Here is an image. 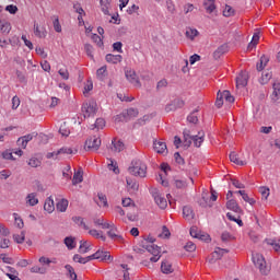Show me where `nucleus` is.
Segmentation results:
<instances>
[{"instance_id":"nucleus-1","label":"nucleus","mask_w":280,"mask_h":280,"mask_svg":"<svg viewBox=\"0 0 280 280\" xmlns=\"http://www.w3.org/2000/svg\"><path fill=\"white\" fill-rule=\"evenodd\" d=\"M183 137L184 148H186V150L191 148V143H194L195 148H200L205 141V131H199L198 135L191 136V131L189 129H184Z\"/></svg>"},{"instance_id":"nucleus-2","label":"nucleus","mask_w":280,"mask_h":280,"mask_svg":"<svg viewBox=\"0 0 280 280\" xmlns=\"http://www.w3.org/2000/svg\"><path fill=\"white\" fill-rule=\"evenodd\" d=\"M128 172L132 176L145 178V175L148 174V166L141 160H133L131 162V166L128 168Z\"/></svg>"},{"instance_id":"nucleus-3","label":"nucleus","mask_w":280,"mask_h":280,"mask_svg":"<svg viewBox=\"0 0 280 280\" xmlns=\"http://www.w3.org/2000/svg\"><path fill=\"white\" fill-rule=\"evenodd\" d=\"M252 259L254 266L259 269V272L261 275L267 276L268 272H270V268H268V266L266 265V258H264V255L255 254L253 255Z\"/></svg>"},{"instance_id":"nucleus-4","label":"nucleus","mask_w":280,"mask_h":280,"mask_svg":"<svg viewBox=\"0 0 280 280\" xmlns=\"http://www.w3.org/2000/svg\"><path fill=\"white\" fill-rule=\"evenodd\" d=\"M100 145H102V140L97 137H90L86 141H85V145H84V150L86 151H91L93 150L94 152H97V150H100Z\"/></svg>"},{"instance_id":"nucleus-5","label":"nucleus","mask_w":280,"mask_h":280,"mask_svg":"<svg viewBox=\"0 0 280 280\" xmlns=\"http://www.w3.org/2000/svg\"><path fill=\"white\" fill-rule=\"evenodd\" d=\"M81 110L84 119H86L89 117H93L95 113H97V107L94 105V103H83Z\"/></svg>"},{"instance_id":"nucleus-6","label":"nucleus","mask_w":280,"mask_h":280,"mask_svg":"<svg viewBox=\"0 0 280 280\" xmlns=\"http://www.w3.org/2000/svg\"><path fill=\"white\" fill-rule=\"evenodd\" d=\"M183 106H185V101H183L182 98H175L165 106V112L174 113L178 110V108H183Z\"/></svg>"},{"instance_id":"nucleus-7","label":"nucleus","mask_w":280,"mask_h":280,"mask_svg":"<svg viewBox=\"0 0 280 280\" xmlns=\"http://www.w3.org/2000/svg\"><path fill=\"white\" fill-rule=\"evenodd\" d=\"M126 79L135 86H141V81L137 78V72L135 70H126L125 71Z\"/></svg>"},{"instance_id":"nucleus-8","label":"nucleus","mask_w":280,"mask_h":280,"mask_svg":"<svg viewBox=\"0 0 280 280\" xmlns=\"http://www.w3.org/2000/svg\"><path fill=\"white\" fill-rule=\"evenodd\" d=\"M34 137H38L37 132H32L28 133L26 136H22L18 139V145H21V148H23V150H25V148H27V142L32 141V139H34Z\"/></svg>"},{"instance_id":"nucleus-9","label":"nucleus","mask_w":280,"mask_h":280,"mask_svg":"<svg viewBox=\"0 0 280 280\" xmlns=\"http://www.w3.org/2000/svg\"><path fill=\"white\" fill-rule=\"evenodd\" d=\"M248 85V72L242 71L237 77H236V88L244 89V86Z\"/></svg>"},{"instance_id":"nucleus-10","label":"nucleus","mask_w":280,"mask_h":280,"mask_svg":"<svg viewBox=\"0 0 280 280\" xmlns=\"http://www.w3.org/2000/svg\"><path fill=\"white\" fill-rule=\"evenodd\" d=\"M152 197L154 198L155 205L161 209H167V199L159 194V191H153Z\"/></svg>"},{"instance_id":"nucleus-11","label":"nucleus","mask_w":280,"mask_h":280,"mask_svg":"<svg viewBox=\"0 0 280 280\" xmlns=\"http://www.w3.org/2000/svg\"><path fill=\"white\" fill-rule=\"evenodd\" d=\"M153 150L158 154H165V152H167V144L163 141L154 140L153 141Z\"/></svg>"},{"instance_id":"nucleus-12","label":"nucleus","mask_w":280,"mask_h":280,"mask_svg":"<svg viewBox=\"0 0 280 280\" xmlns=\"http://www.w3.org/2000/svg\"><path fill=\"white\" fill-rule=\"evenodd\" d=\"M226 209L234 211V213H244V210L240 207L235 199H230L226 202Z\"/></svg>"},{"instance_id":"nucleus-13","label":"nucleus","mask_w":280,"mask_h":280,"mask_svg":"<svg viewBox=\"0 0 280 280\" xmlns=\"http://www.w3.org/2000/svg\"><path fill=\"white\" fill-rule=\"evenodd\" d=\"M228 51H229V44H222L213 52L214 60H219V58H222V56H224V54H226Z\"/></svg>"},{"instance_id":"nucleus-14","label":"nucleus","mask_w":280,"mask_h":280,"mask_svg":"<svg viewBox=\"0 0 280 280\" xmlns=\"http://www.w3.org/2000/svg\"><path fill=\"white\" fill-rule=\"evenodd\" d=\"M105 60L110 65H117L118 62H121L124 60V57L121 55L107 54L105 56Z\"/></svg>"},{"instance_id":"nucleus-15","label":"nucleus","mask_w":280,"mask_h":280,"mask_svg":"<svg viewBox=\"0 0 280 280\" xmlns=\"http://www.w3.org/2000/svg\"><path fill=\"white\" fill-rule=\"evenodd\" d=\"M273 92L271 94L272 102H279L280 100V82L276 81L272 84Z\"/></svg>"},{"instance_id":"nucleus-16","label":"nucleus","mask_w":280,"mask_h":280,"mask_svg":"<svg viewBox=\"0 0 280 280\" xmlns=\"http://www.w3.org/2000/svg\"><path fill=\"white\" fill-rule=\"evenodd\" d=\"M142 248H145V250H148V253H150L151 255H161V247H159L158 245L142 244Z\"/></svg>"},{"instance_id":"nucleus-17","label":"nucleus","mask_w":280,"mask_h":280,"mask_svg":"<svg viewBox=\"0 0 280 280\" xmlns=\"http://www.w3.org/2000/svg\"><path fill=\"white\" fill-rule=\"evenodd\" d=\"M108 75L107 67L103 66L96 70V78L101 81L104 82L106 80V77Z\"/></svg>"},{"instance_id":"nucleus-18","label":"nucleus","mask_w":280,"mask_h":280,"mask_svg":"<svg viewBox=\"0 0 280 280\" xmlns=\"http://www.w3.org/2000/svg\"><path fill=\"white\" fill-rule=\"evenodd\" d=\"M107 235L110 237V240H118L119 242L124 241V236L117 235V228L115 224L112 225L110 230L107 232Z\"/></svg>"},{"instance_id":"nucleus-19","label":"nucleus","mask_w":280,"mask_h":280,"mask_svg":"<svg viewBox=\"0 0 280 280\" xmlns=\"http://www.w3.org/2000/svg\"><path fill=\"white\" fill-rule=\"evenodd\" d=\"M98 257L96 259H101V261H113V256H110V252H104L102 249H98Z\"/></svg>"},{"instance_id":"nucleus-20","label":"nucleus","mask_w":280,"mask_h":280,"mask_svg":"<svg viewBox=\"0 0 280 280\" xmlns=\"http://www.w3.org/2000/svg\"><path fill=\"white\" fill-rule=\"evenodd\" d=\"M161 270L163 275H172V272H174V268H172V265L167 260L162 261Z\"/></svg>"},{"instance_id":"nucleus-21","label":"nucleus","mask_w":280,"mask_h":280,"mask_svg":"<svg viewBox=\"0 0 280 280\" xmlns=\"http://www.w3.org/2000/svg\"><path fill=\"white\" fill-rule=\"evenodd\" d=\"M203 8L208 14H212V12L215 10V0H205Z\"/></svg>"},{"instance_id":"nucleus-22","label":"nucleus","mask_w":280,"mask_h":280,"mask_svg":"<svg viewBox=\"0 0 280 280\" xmlns=\"http://www.w3.org/2000/svg\"><path fill=\"white\" fill-rule=\"evenodd\" d=\"M55 209L56 206L54 205V199L51 197H48L44 203V210L48 213H54Z\"/></svg>"},{"instance_id":"nucleus-23","label":"nucleus","mask_w":280,"mask_h":280,"mask_svg":"<svg viewBox=\"0 0 280 280\" xmlns=\"http://www.w3.org/2000/svg\"><path fill=\"white\" fill-rule=\"evenodd\" d=\"M12 30V24L5 20H0V31L2 34H10Z\"/></svg>"},{"instance_id":"nucleus-24","label":"nucleus","mask_w":280,"mask_h":280,"mask_svg":"<svg viewBox=\"0 0 280 280\" xmlns=\"http://www.w3.org/2000/svg\"><path fill=\"white\" fill-rule=\"evenodd\" d=\"M230 161L232 163H235V165H241V166L246 165V161L240 160V155H237V153H235V151L230 153Z\"/></svg>"},{"instance_id":"nucleus-25","label":"nucleus","mask_w":280,"mask_h":280,"mask_svg":"<svg viewBox=\"0 0 280 280\" xmlns=\"http://www.w3.org/2000/svg\"><path fill=\"white\" fill-rule=\"evenodd\" d=\"M82 174H84L82 172V168H79V171L74 173L73 178H72V185H80V183H82V180H84V177Z\"/></svg>"},{"instance_id":"nucleus-26","label":"nucleus","mask_w":280,"mask_h":280,"mask_svg":"<svg viewBox=\"0 0 280 280\" xmlns=\"http://www.w3.org/2000/svg\"><path fill=\"white\" fill-rule=\"evenodd\" d=\"M112 150H114V152H122L124 148H125V144L121 140H117V139H114L112 141Z\"/></svg>"},{"instance_id":"nucleus-27","label":"nucleus","mask_w":280,"mask_h":280,"mask_svg":"<svg viewBox=\"0 0 280 280\" xmlns=\"http://www.w3.org/2000/svg\"><path fill=\"white\" fill-rule=\"evenodd\" d=\"M125 113L127 115V119L130 121L131 119H135V117H139V109L135 107H130L128 109H125Z\"/></svg>"},{"instance_id":"nucleus-28","label":"nucleus","mask_w":280,"mask_h":280,"mask_svg":"<svg viewBox=\"0 0 280 280\" xmlns=\"http://www.w3.org/2000/svg\"><path fill=\"white\" fill-rule=\"evenodd\" d=\"M67 207H69V200L67 199H61L56 205L57 211H60L61 213H65V211H67Z\"/></svg>"},{"instance_id":"nucleus-29","label":"nucleus","mask_w":280,"mask_h":280,"mask_svg":"<svg viewBox=\"0 0 280 280\" xmlns=\"http://www.w3.org/2000/svg\"><path fill=\"white\" fill-rule=\"evenodd\" d=\"M63 243L67 246L68 250H73V248H75V237L73 236H67L63 240Z\"/></svg>"},{"instance_id":"nucleus-30","label":"nucleus","mask_w":280,"mask_h":280,"mask_svg":"<svg viewBox=\"0 0 280 280\" xmlns=\"http://www.w3.org/2000/svg\"><path fill=\"white\" fill-rule=\"evenodd\" d=\"M66 270H67V277H69V279L71 280H78V273H75V269H73V266L71 265H66L65 266Z\"/></svg>"},{"instance_id":"nucleus-31","label":"nucleus","mask_w":280,"mask_h":280,"mask_svg":"<svg viewBox=\"0 0 280 280\" xmlns=\"http://www.w3.org/2000/svg\"><path fill=\"white\" fill-rule=\"evenodd\" d=\"M183 215L186 218V220H194V209L189 206H185L183 208Z\"/></svg>"},{"instance_id":"nucleus-32","label":"nucleus","mask_w":280,"mask_h":280,"mask_svg":"<svg viewBox=\"0 0 280 280\" xmlns=\"http://www.w3.org/2000/svg\"><path fill=\"white\" fill-rule=\"evenodd\" d=\"M225 253H229V249L217 247L215 250L212 253V257L213 259H222Z\"/></svg>"},{"instance_id":"nucleus-33","label":"nucleus","mask_w":280,"mask_h":280,"mask_svg":"<svg viewBox=\"0 0 280 280\" xmlns=\"http://www.w3.org/2000/svg\"><path fill=\"white\" fill-rule=\"evenodd\" d=\"M89 250H91V245L89 244V242L88 241H81L79 252L82 255H86V253H89Z\"/></svg>"},{"instance_id":"nucleus-34","label":"nucleus","mask_w":280,"mask_h":280,"mask_svg":"<svg viewBox=\"0 0 280 280\" xmlns=\"http://www.w3.org/2000/svg\"><path fill=\"white\" fill-rule=\"evenodd\" d=\"M72 221L74 224H78V226H83L84 231H89V225L84 223V219L82 217H72Z\"/></svg>"},{"instance_id":"nucleus-35","label":"nucleus","mask_w":280,"mask_h":280,"mask_svg":"<svg viewBox=\"0 0 280 280\" xmlns=\"http://www.w3.org/2000/svg\"><path fill=\"white\" fill-rule=\"evenodd\" d=\"M26 199V202L30 205V207H36V205L38 203V198H36V194L34 192L28 194Z\"/></svg>"},{"instance_id":"nucleus-36","label":"nucleus","mask_w":280,"mask_h":280,"mask_svg":"<svg viewBox=\"0 0 280 280\" xmlns=\"http://www.w3.org/2000/svg\"><path fill=\"white\" fill-rule=\"evenodd\" d=\"M104 126H106V120H104V118H97L95 124L92 125V130H95V128L102 130L104 129Z\"/></svg>"},{"instance_id":"nucleus-37","label":"nucleus","mask_w":280,"mask_h":280,"mask_svg":"<svg viewBox=\"0 0 280 280\" xmlns=\"http://www.w3.org/2000/svg\"><path fill=\"white\" fill-rule=\"evenodd\" d=\"M128 121H130V120H128V116H127L125 110L122 113H120V114L115 116V122L116 124L128 122Z\"/></svg>"},{"instance_id":"nucleus-38","label":"nucleus","mask_w":280,"mask_h":280,"mask_svg":"<svg viewBox=\"0 0 280 280\" xmlns=\"http://www.w3.org/2000/svg\"><path fill=\"white\" fill-rule=\"evenodd\" d=\"M60 154H73V149L67 148V147L59 149L58 151H56L55 160L58 159V156H60Z\"/></svg>"},{"instance_id":"nucleus-39","label":"nucleus","mask_w":280,"mask_h":280,"mask_svg":"<svg viewBox=\"0 0 280 280\" xmlns=\"http://www.w3.org/2000/svg\"><path fill=\"white\" fill-rule=\"evenodd\" d=\"M215 106H217V108H222V106H224V94H223V92L222 93L218 92Z\"/></svg>"},{"instance_id":"nucleus-40","label":"nucleus","mask_w":280,"mask_h":280,"mask_svg":"<svg viewBox=\"0 0 280 280\" xmlns=\"http://www.w3.org/2000/svg\"><path fill=\"white\" fill-rule=\"evenodd\" d=\"M54 21H52V25H54V30L55 32H62V26L60 25V20L58 19V16L54 15L52 16Z\"/></svg>"},{"instance_id":"nucleus-41","label":"nucleus","mask_w":280,"mask_h":280,"mask_svg":"<svg viewBox=\"0 0 280 280\" xmlns=\"http://www.w3.org/2000/svg\"><path fill=\"white\" fill-rule=\"evenodd\" d=\"M198 108L195 109L188 117H187V121H189V124H198V116L196 115V113H198Z\"/></svg>"},{"instance_id":"nucleus-42","label":"nucleus","mask_w":280,"mask_h":280,"mask_svg":"<svg viewBox=\"0 0 280 280\" xmlns=\"http://www.w3.org/2000/svg\"><path fill=\"white\" fill-rule=\"evenodd\" d=\"M13 240L16 244H23V242H25V232H21V234H13Z\"/></svg>"},{"instance_id":"nucleus-43","label":"nucleus","mask_w":280,"mask_h":280,"mask_svg":"<svg viewBox=\"0 0 280 280\" xmlns=\"http://www.w3.org/2000/svg\"><path fill=\"white\" fill-rule=\"evenodd\" d=\"M27 165H30L31 167H40L42 162L40 160H38V158H31L27 162Z\"/></svg>"},{"instance_id":"nucleus-44","label":"nucleus","mask_w":280,"mask_h":280,"mask_svg":"<svg viewBox=\"0 0 280 280\" xmlns=\"http://www.w3.org/2000/svg\"><path fill=\"white\" fill-rule=\"evenodd\" d=\"M259 194H261L262 198L265 200H268V196H270V188L266 187V186H261L259 188Z\"/></svg>"},{"instance_id":"nucleus-45","label":"nucleus","mask_w":280,"mask_h":280,"mask_svg":"<svg viewBox=\"0 0 280 280\" xmlns=\"http://www.w3.org/2000/svg\"><path fill=\"white\" fill-rule=\"evenodd\" d=\"M126 182L130 189H132L133 191H139V185L137 184V182H133L131 178H127Z\"/></svg>"},{"instance_id":"nucleus-46","label":"nucleus","mask_w":280,"mask_h":280,"mask_svg":"<svg viewBox=\"0 0 280 280\" xmlns=\"http://www.w3.org/2000/svg\"><path fill=\"white\" fill-rule=\"evenodd\" d=\"M174 185L177 189H185L187 187V182L183 179H174Z\"/></svg>"},{"instance_id":"nucleus-47","label":"nucleus","mask_w":280,"mask_h":280,"mask_svg":"<svg viewBox=\"0 0 280 280\" xmlns=\"http://www.w3.org/2000/svg\"><path fill=\"white\" fill-rule=\"evenodd\" d=\"M223 98H225V102H229L230 104H233V102H235V97L231 95V92L228 90L223 91Z\"/></svg>"},{"instance_id":"nucleus-48","label":"nucleus","mask_w":280,"mask_h":280,"mask_svg":"<svg viewBox=\"0 0 280 280\" xmlns=\"http://www.w3.org/2000/svg\"><path fill=\"white\" fill-rule=\"evenodd\" d=\"M97 198L103 207H108V199L106 198V195H104L103 192H98Z\"/></svg>"},{"instance_id":"nucleus-49","label":"nucleus","mask_w":280,"mask_h":280,"mask_svg":"<svg viewBox=\"0 0 280 280\" xmlns=\"http://www.w3.org/2000/svg\"><path fill=\"white\" fill-rule=\"evenodd\" d=\"M92 40L96 43L97 47H104V40L102 39V37H100V35L93 34Z\"/></svg>"},{"instance_id":"nucleus-50","label":"nucleus","mask_w":280,"mask_h":280,"mask_svg":"<svg viewBox=\"0 0 280 280\" xmlns=\"http://www.w3.org/2000/svg\"><path fill=\"white\" fill-rule=\"evenodd\" d=\"M186 36L187 38H190V40H194V37L198 36V30L189 28L188 31H186Z\"/></svg>"},{"instance_id":"nucleus-51","label":"nucleus","mask_w":280,"mask_h":280,"mask_svg":"<svg viewBox=\"0 0 280 280\" xmlns=\"http://www.w3.org/2000/svg\"><path fill=\"white\" fill-rule=\"evenodd\" d=\"M184 248H185V250H187V253H194V250H196V244H194V242L189 241L186 243Z\"/></svg>"},{"instance_id":"nucleus-52","label":"nucleus","mask_w":280,"mask_h":280,"mask_svg":"<svg viewBox=\"0 0 280 280\" xmlns=\"http://www.w3.org/2000/svg\"><path fill=\"white\" fill-rule=\"evenodd\" d=\"M122 47L124 44L121 42H116L113 44L114 51H118V54H124V49H121Z\"/></svg>"},{"instance_id":"nucleus-53","label":"nucleus","mask_w":280,"mask_h":280,"mask_svg":"<svg viewBox=\"0 0 280 280\" xmlns=\"http://www.w3.org/2000/svg\"><path fill=\"white\" fill-rule=\"evenodd\" d=\"M85 54L93 60V46L91 44L84 45Z\"/></svg>"},{"instance_id":"nucleus-54","label":"nucleus","mask_w":280,"mask_h":280,"mask_svg":"<svg viewBox=\"0 0 280 280\" xmlns=\"http://www.w3.org/2000/svg\"><path fill=\"white\" fill-rule=\"evenodd\" d=\"M5 11L9 12L10 14H16V12H19V7L14 4H9L5 7Z\"/></svg>"},{"instance_id":"nucleus-55","label":"nucleus","mask_w":280,"mask_h":280,"mask_svg":"<svg viewBox=\"0 0 280 280\" xmlns=\"http://www.w3.org/2000/svg\"><path fill=\"white\" fill-rule=\"evenodd\" d=\"M72 259L77 264H86V257H82L80 254H75Z\"/></svg>"},{"instance_id":"nucleus-56","label":"nucleus","mask_w":280,"mask_h":280,"mask_svg":"<svg viewBox=\"0 0 280 280\" xmlns=\"http://www.w3.org/2000/svg\"><path fill=\"white\" fill-rule=\"evenodd\" d=\"M108 168L113 170L114 174H119V166H117V162L110 160V164H108Z\"/></svg>"},{"instance_id":"nucleus-57","label":"nucleus","mask_w":280,"mask_h":280,"mask_svg":"<svg viewBox=\"0 0 280 280\" xmlns=\"http://www.w3.org/2000/svg\"><path fill=\"white\" fill-rule=\"evenodd\" d=\"M172 233L170 232V229H167L165 225L162 226V234H160V237H164L167 240Z\"/></svg>"},{"instance_id":"nucleus-58","label":"nucleus","mask_w":280,"mask_h":280,"mask_svg":"<svg viewBox=\"0 0 280 280\" xmlns=\"http://www.w3.org/2000/svg\"><path fill=\"white\" fill-rule=\"evenodd\" d=\"M19 106H21V100L19 98V96H13V98H12L13 110H16V108H19Z\"/></svg>"},{"instance_id":"nucleus-59","label":"nucleus","mask_w":280,"mask_h":280,"mask_svg":"<svg viewBox=\"0 0 280 280\" xmlns=\"http://www.w3.org/2000/svg\"><path fill=\"white\" fill-rule=\"evenodd\" d=\"M15 74H16L19 82H21V83L27 82L25 74H23V72H21V70H16Z\"/></svg>"},{"instance_id":"nucleus-60","label":"nucleus","mask_w":280,"mask_h":280,"mask_svg":"<svg viewBox=\"0 0 280 280\" xmlns=\"http://www.w3.org/2000/svg\"><path fill=\"white\" fill-rule=\"evenodd\" d=\"M2 159H5V161H14V155H12V152L7 150L2 152Z\"/></svg>"},{"instance_id":"nucleus-61","label":"nucleus","mask_w":280,"mask_h":280,"mask_svg":"<svg viewBox=\"0 0 280 280\" xmlns=\"http://www.w3.org/2000/svg\"><path fill=\"white\" fill-rule=\"evenodd\" d=\"M31 272H38L39 275H45L46 269L39 266H34L31 268Z\"/></svg>"},{"instance_id":"nucleus-62","label":"nucleus","mask_w":280,"mask_h":280,"mask_svg":"<svg viewBox=\"0 0 280 280\" xmlns=\"http://www.w3.org/2000/svg\"><path fill=\"white\" fill-rule=\"evenodd\" d=\"M58 73L62 78V80H69V70L60 69Z\"/></svg>"},{"instance_id":"nucleus-63","label":"nucleus","mask_w":280,"mask_h":280,"mask_svg":"<svg viewBox=\"0 0 280 280\" xmlns=\"http://www.w3.org/2000/svg\"><path fill=\"white\" fill-rule=\"evenodd\" d=\"M200 59H201L200 55L195 54V55L190 56L189 62H190V65H196V62H199Z\"/></svg>"},{"instance_id":"nucleus-64","label":"nucleus","mask_w":280,"mask_h":280,"mask_svg":"<svg viewBox=\"0 0 280 280\" xmlns=\"http://www.w3.org/2000/svg\"><path fill=\"white\" fill-rule=\"evenodd\" d=\"M190 235L191 237H195V240H198V237L200 236V233H198V228L196 226L190 228Z\"/></svg>"}]
</instances>
